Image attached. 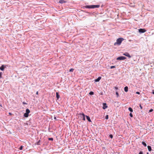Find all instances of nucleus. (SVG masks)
Returning a JSON list of instances; mask_svg holds the SVG:
<instances>
[{
    "instance_id": "1",
    "label": "nucleus",
    "mask_w": 154,
    "mask_h": 154,
    "mask_svg": "<svg viewBox=\"0 0 154 154\" xmlns=\"http://www.w3.org/2000/svg\"><path fill=\"white\" fill-rule=\"evenodd\" d=\"M124 40V39L122 38H119L117 39L116 40V42L114 44V45H120L122 43V41Z\"/></svg>"
},
{
    "instance_id": "2",
    "label": "nucleus",
    "mask_w": 154,
    "mask_h": 154,
    "mask_svg": "<svg viewBox=\"0 0 154 154\" xmlns=\"http://www.w3.org/2000/svg\"><path fill=\"white\" fill-rule=\"evenodd\" d=\"M100 7L99 5H86L85 6V8H98Z\"/></svg>"
},
{
    "instance_id": "3",
    "label": "nucleus",
    "mask_w": 154,
    "mask_h": 154,
    "mask_svg": "<svg viewBox=\"0 0 154 154\" xmlns=\"http://www.w3.org/2000/svg\"><path fill=\"white\" fill-rule=\"evenodd\" d=\"M30 111L28 109H26V112L24 114V116L25 117H28L29 115L28 114L30 113Z\"/></svg>"
},
{
    "instance_id": "4",
    "label": "nucleus",
    "mask_w": 154,
    "mask_h": 154,
    "mask_svg": "<svg viewBox=\"0 0 154 154\" xmlns=\"http://www.w3.org/2000/svg\"><path fill=\"white\" fill-rule=\"evenodd\" d=\"M126 59V57H123V56H121L117 58V60H124Z\"/></svg>"
},
{
    "instance_id": "5",
    "label": "nucleus",
    "mask_w": 154,
    "mask_h": 154,
    "mask_svg": "<svg viewBox=\"0 0 154 154\" xmlns=\"http://www.w3.org/2000/svg\"><path fill=\"white\" fill-rule=\"evenodd\" d=\"M139 31L140 33H144L146 32V30L144 29H139Z\"/></svg>"
},
{
    "instance_id": "6",
    "label": "nucleus",
    "mask_w": 154,
    "mask_h": 154,
    "mask_svg": "<svg viewBox=\"0 0 154 154\" xmlns=\"http://www.w3.org/2000/svg\"><path fill=\"white\" fill-rule=\"evenodd\" d=\"M123 54L125 56L128 57L129 58H131V57L130 54L128 53H125Z\"/></svg>"
},
{
    "instance_id": "7",
    "label": "nucleus",
    "mask_w": 154,
    "mask_h": 154,
    "mask_svg": "<svg viewBox=\"0 0 154 154\" xmlns=\"http://www.w3.org/2000/svg\"><path fill=\"white\" fill-rule=\"evenodd\" d=\"M79 115L80 116H83V120L84 121L85 120V115L83 113H80Z\"/></svg>"
},
{
    "instance_id": "8",
    "label": "nucleus",
    "mask_w": 154,
    "mask_h": 154,
    "mask_svg": "<svg viewBox=\"0 0 154 154\" xmlns=\"http://www.w3.org/2000/svg\"><path fill=\"white\" fill-rule=\"evenodd\" d=\"M5 66L4 65H2L0 67V69L2 71H3L5 68Z\"/></svg>"
},
{
    "instance_id": "9",
    "label": "nucleus",
    "mask_w": 154,
    "mask_h": 154,
    "mask_svg": "<svg viewBox=\"0 0 154 154\" xmlns=\"http://www.w3.org/2000/svg\"><path fill=\"white\" fill-rule=\"evenodd\" d=\"M107 106L106 105V103H103V109H105L107 108Z\"/></svg>"
},
{
    "instance_id": "10",
    "label": "nucleus",
    "mask_w": 154,
    "mask_h": 154,
    "mask_svg": "<svg viewBox=\"0 0 154 154\" xmlns=\"http://www.w3.org/2000/svg\"><path fill=\"white\" fill-rule=\"evenodd\" d=\"M101 79V77H98L97 79H95V81L96 82H98Z\"/></svg>"
},
{
    "instance_id": "11",
    "label": "nucleus",
    "mask_w": 154,
    "mask_h": 154,
    "mask_svg": "<svg viewBox=\"0 0 154 154\" xmlns=\"http://www.w3.org/2000/svg\"><path fill=\"white\" fill-rule=\"evenodd\" d=\"M86 116V118H87V119L88 120V121L89 122H91V120L90 119V117L89 116Z\"/></svg>"
},
{
    "instance_id": "12",
    "label": "nucleus",
    "mask_w": 154,
    "mask_h": 154,
    "mask_svg": "<svg viewBox=\"0 0 154 154\" xmlns=\"http://www.w3.org/2000/svg\"><path fill=\"white\" fill-rule=\"evenodd\" d=\"M56 97L57 98V99H58L60 97V96L58 94V92H57L56 93Z\"/></svg>"
},
{
    "instance_id": "13",
    "label": "nucleus",
    "mask_w": 154,
    "mask_h": 154,
    "mask_svg": "<svg viewBox=\"0 0 154 154\" xmlns=\"http://www.w3.org/2000/svg\"><path fill=\"white\" fill-rule=\"evenodd\" d=\"M128 90V88L127 86H126L124 88V90L125 92H127Z\"/></svg>"
},
{
    "instance_id": "14",
    "label": "nucleus",
    "mask_w": 154,
    "mask_h": 154,
    "mask_svg": "<svg viewBox=\"0 0 154 154\" xmlns=\"http://www.w3.org/2000/svg\"><path fill=\"white\" fill-rule=\"evenodd\" d=\"M41 141L39 140L38 142H37L35 144H37V145H40V144H41Z\"/></svg>"
},
{
    "instance_id": "15",
    "label": "nucleus",
    "mask_w": 154,
    "mask_h": 154,
    "mask_svg": "<svg viewBox=\"0 0 154 154\" xmlns=\"http://www.w3.org/2000/svg\"><path fill=\"white\" fill-rule=\"evenodd\" d=\"M59 3H60L62 4V3H65L66 2L65 1H64L63 0H60L59 1Z\"/></svg>"
},
{
    "instance_id": "16",
    "label": "nucleus",
    "mask_w": 154,
    "mask_h": 154,
    "mask_svg": "<svg viewBox=\"0 0 154 154\" xmlns=\"http://www.w3.org/2000/svg\"><path fill=\"white\" fill-rule=\"evenodd\" d=\"M147 147H148V149L149 151H151V146H147Z\"/></svg>"
},
{
    "instance_id": "17",
    "label": "nucleus",
    "mask_w": 154,
    "mask_h": 154,
    "mask_svg": "<svg viewBox=\"0 0 154 154\" xmlns=\"http://www.w3.org/2000/svg\"><path fill=\"white\" fill-rule=\"evenodd\" d=\"M128 110H129V111H130L131 112H133V109H132V108L131 107H129L128 108Z\"/></svg>"
},
{
    "instance_id": "18",
    "label": "nucleus",
    "mask_w": 154,
    "mask_h": 154,
    "mask_svg": "<svg viewBox=\"0 0 154 154\" xmlns=\"http://www.w3.org/2000/svg\"><path fill=\"white\" fill-rule=\"evenodd\" d=\"M142 144L143 145L145 146H146V143L143 141L142 142Z\"/></svg>"
},
{
    "instance_id": "19",
    "label": "nucleus",
    "mask_w": 154,
    "mask_h": 154,
    "mask_svg": "<svg viewBox=\"0 0 154 154\" xmlns=\"http://www.w3.org/2000/svg\"><path fill=\"white\" fill-rule=\"evenodd\" d=\"M89 94H90L91 95H93L94 94V93L93 91H91L90 92Z\"/></svg>"
},
{
    "instance_id": "20",
    "label": "nucleus",
    "mask_w": 154,
    "mask_h": 154,
    "mask_svg": "<svg viewBox=\"0 0 154 154\" xmlns=\"http://www.w3.org/2000/svg\"><path fill=\"white\" fill-rule=\"evenodd\" d=\"M74 70V69H71L69 70V72H72Z\"/></svg>"
},
{
    "instance_id": "21",
    "label": "nucleus",
    "mask_w": 154,
    "mask_h": 154,
    "mask_svg": "<svg viewBox=\"0 0 154 154\" xmlns=\"http://www.w3.org/2000/svg\"><path fill=\"white\" fill-rule=\"evenodd\" d=\"M116 94L117 95V97H118L119 96V94H118V92H116Z\"/></svg>"
},
{
    "instance_id": "22",
    "label": "nucleus",
    "mask_w": 154,
    "mask_h": 154,
    "mask_svg": "<svg viewBox=\"0 0 154 154\" xmlns=\"http://www.w3.org/2000/svg\"><path fill=\"white\" fill-rule=\"evenodd\" d=\"M48 140H53V138H48Z\"/></svg>"
},
{
    "instance_id": "23",
    "label": "nucleus",
    "mask_w": 154,
    "mask_h": 154,
    "mask_svg": "<svg viewBox=\"0 0 154 154\" xmlns=\"http://www.w3.org/2000/svg\"><path fill=\"white\" fill-rule=\"evenodd\" d=\"M109 137L111 138H113V136L112 135V134H110L109 135Z\"/></svg>"
},
{
    "instance_id": "24",
    "label": "nucleus",
    "mask_w": 154,
    "mask_h": 154,
    "mask_svg": "<svg viewBox=\"0 0 154 154\" xmlns=\"http://www.w3.org/2000/svg\"><path fill=\"white\" fill-rule=\"evenodd\" d=\"M129 115H130V116L131 117H133V115H132V114L131 113H130V114H129Z\"/></svg>"
},
{
    "instance_id": "25",
    "label": "nucleus",
    "mask_w": 154,
    "mask_h": 154,
    "mask_svg": "<svg viewBox=\"0 0 154 154\" xmlns=\"http://www.w3.org/2000/svg\"><path fill=\"white\" fill-rule=\"evenodd\" d=\"M115 67V66H112L110 67V68L111 69H112V68H114Z\"/></svg>"
},
{
    "instance_id": "26",
    "label": "nucleus",
    "mask_w": 154,
    "mask_h": 154,
    "mask_svg": "<svg viewBox=\"0 0 154 154\" xmlns=\"http://www.w3.org/2000/svg\"><path fill=\"white\" fill-rule=\"evenodd\" d=\"M108 119V115H107L106 116V119Z\"/></svg>"
},
{
    "instance_id": "27",
    "label": "nucleus",
    "mask_w": 154,
    "mask_h": 154,
    "mask_svg": "<svg viewBox=\"0 0 154 154\" xmlns=\"http://www.w3.org/2000/svg\"><path fill=\"white\" fill-rule=\"evenodd\" d=\"M23 149V146H21L20 148H19V149L20 150H22Z\"/></svg>"
},
{
    "instance_id": "28",
    "label": "nucleus",
    "mask_w": 154,
    "mask_h": 154,
    "mask_svg": "<svg viewBox=\"0 0 154 154\" xmlns=\"http://www.w3.org/2000/svg\"><path fill=\"white\" fill-rule=\"evenodd\" d=\"M153 111V109H151L149 110V112H152Z\"/></svg>"
},
{
    "instance_id": "29",
    "label": "nucleus",
    "mask_w": 154,
    "mask_h": 154,
    "mask_svg": "<svg viewBox=\"0 0 154 154\" xmlns=\"http://www.w3.org/2000/svg\"><path fill=\"white\" fill-rule=\"evenodd\" d=\"M2 77V72H0V79Z\"/></svg>"
},
{
    "instance_id": "30",
    "label": "nucleus",
    "mask_w": 154,
    "mask_h": 154,
    "mask_svg": "<svg viewBox=\"0 0 154 154\" xmlns=\"http://www.w3.org/2000/svg\"><path fill=\"white\" fill-rule=\"evenodd\" d=\"M136 94H140V93L139 92L137 91L136 92Z\"/></svg>"
},
{
    "instance_id": "31",
    "label": "nucleus",
    "mask_w": 154,
    "mask_h": 154,
    "mask_svg": "<svg viewBox=\"0 0 154 154\" xmlns=\"http://www.w3.org/2000/svg\"><path fill=\"white\" fill-rule=\"evenodd\" d=\"M23 104H27L25 102H23Z\"/></svg>"
},
{
    "instance_id": "32",
    "label": "nucleus",
    "mask_w": 154,
    "mask_h": 154,
    "mask_svg": "<svg viewBox=\"0 0 154 154\" xmlns=\"http://www.w3.org/2000/svg\"><path fill=\"white\" fill-rule=\"evenodd\" d=\"M139 154H143V152L140 151L139 152Z\"/></svg>"
},
{
    "instance_id": "33",
    "label": "nucleus",
    "mask_w": 154,
    "mask_h": 154,
    "mask_svg": "<svg viewBox=\"0 0 154 154\" xmlns=\"http://www.w3.org/2000/svg\"><path fill=\"white\" fill-rule=\"evenodd\" d=\"M140 109H142V106H141V104H140Z\"/></svg>"
},
{
    "instance_id": "34",
    "label": "nucleus",
    "mask_w": 154,
    "mask_h": 154,
    "mask_svg": "<svg viewBox=\"0 0 154 154\" xmlns=\"http://www.w3.org/2000/svg\"><path fill=\"white\" fill-rule=\"evenodd\" d=\"M115 88L116 89V90H117L118 89V88L117 87H115Z\"/></svg>"
},
{
    "instance_id": "35",
    "label": "nucleus",
    "mask_w": 154,
    "mask_h": 154,
    "mask_svg": "<svg viewBox=\"0 0 154 154\" xmlns=\"http://www.w3.org/2000/svg\"><path fill=\"white\" fill-rule=\"evenodd\" d=\"M36 94H37V95H38V91L36 92Z\"/></svg>"
},
{
    "instance_id": "36",
    "label": "nucleus",
    "mask_w": 154,
    "mask_h": 154,
    "mask_svg": "<svg viewBox=\"0 0 154 154\" xmlns=\"http://www.w3.org/2000/svg\"><path fill=\"white\" fill-rule=\"evenodd\" d=\"M152 94H154V90H152Z\"/></svg>"
},
{
    "instance_id": "37",
    "label": "nucleus",
    "mask_w": 154,
    "mask_h": 154,
    "mask_svg": "<svg viewBox=\"0 0 154 154\" xmlns=\"http://www.w3.org/2000/svg\"><path fill=\"white\" fill-rule=\"evenodd\" d=\"M9 114L10 115H12L11 113V112H9Z\"/></svg>"
},
{
    "instance_id": "38",
    "label": "nucleus",
    "mask_w": 154,
    "mask_h": 154,
    "mask_svg": "<svg viewBox=\"0 0 154 154\" xmlns=\"http://www.w3.org/2000/svg\"><path fill=\"white\" fill-rule=\"evenodd\" d=\"M80 116L82 117L83 118V116Z\"/></svg>"
},
{
    "instance_id": "39",
    "label": "nucleus",
    "mask_w": 154,
    "mask_h": 154,
    "mask_svg": "<svg viewBox=\"0 0 154 154\" xmlns=\"http://www.w3.org/2000/svg\"><path fill=\"white\" fill-rule=\"evenodd\" d=\"M0 106H1V107H2V105H0Z\"/></svg>"
},
{
    "instance_id": "40",
    "label": "nucleus",
    "mask_w": 154,
    "mask_h": 154,
    "mask_svg": "<svg viewBox=\"0 0 154 154\" xmlns=\"http://www.w3.org/2000/svg\"><path fill=\"white\" fill-rule=\"evenodd\" d=\"M147 154H149L148 153V152H147Z\"/></svg>"
}]
</instances>
